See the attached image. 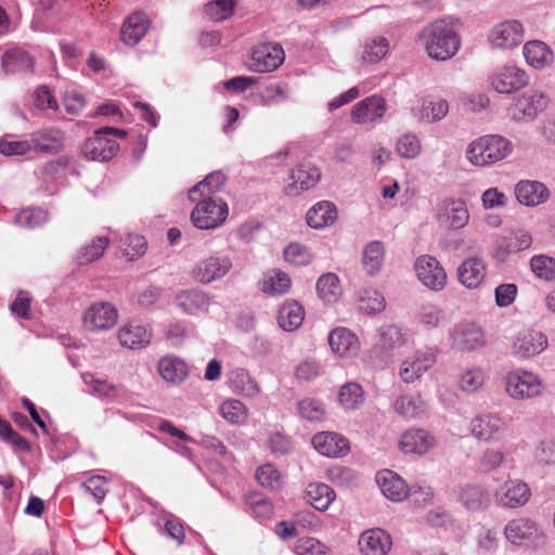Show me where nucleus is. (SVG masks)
Segmentation results:
<instances>
[{
	"label": "nucleus",
	"mask_w": 555,
	"mask_h": 555,
	"mask_svg": "<svg viewBox=\"0 0 555 555\" xmlns=\"http://www.w3.org/2000/svg\"><path fill=\"white\" fill-rule=\"evenodd\" d=\"M417 39L427 55L436 61L452 59L461 46V38L455 30V22L451 17L427 24L420 30Z\"/></svg>",
	"instance_id": "f257e3e1"
},
{
	"label": "nucleus",
	"mask_w": 555,
	"mask_h": 555,
	"mask_svg": "<svg viewBox=\"0 0 555 555\" xmlns=\"http://www.w3.org/2000/svg\"><path fill=\"white\" fill-rule=\"evenodd\" d=\"M513 152L512 142L503 135L488 134L473 140L465 150L468 163L487 167L503 160Z\"/></svg>",
	"instance_id": "f03ea898"
},
{
	"label": "nucleus",
	"mask_w": 555,
	"mask_h": 555,
	"mask_svg": "<svg viewBox=\"0 0 555 555\" xmlns=\"http://www.w3.org/2000/svg\"><path fill=\"white\" fill-rule=\"evenodd\" d=\"M127 132L115 127H102L94 131L83 146V155L91 160L108 162L119 150V144L115 138L124 139Z\"/></svg>",
	"instance_id": "7ed1b4c3"
},
{
	"label": "nucleus",
	"mask_w": 555,
	"mask_h": 555,
	"mask_svg": "<svg viewBox=\"0 0 555 555\" xmlns=\"http://www.w3.org/2000/svg\"><path fill=\"white\" fill-rule=\"evenodd\" d=\"M194 203L196 206L191 212V220L197 229H216L225 221L229 209L223 199L204 195Z\"/></svg>",
	"instance_id": "20e7f679"
},
{
	"label": "nucleus",
	"mask_w": 555,
	"mask_h": 555,
	"mask_svg": "<svg viewBox=\"0 0 555 555\" xmlns=\"http://www.w3.org/2000/svg\"><path fill=\"white\" fill-rule=\"evenodd\" d=\"M541 378L531 371L516 369L505 375V391L514 400H528L544 391Z\"/></svg>",
	"instance_id": "39448f33"
},
{
	"label": "nucleus",
	"mask_w": 555,
	"mask_h": 555,
	"mask_svg": "<svg viewBox=\"0 0 555 555\" xmlns=\"http://www.w3.org/2000/svg\"><path fill=\"white\" fill-rule=\"evenodd\" d=\"M548 102L545 92L529 89L514 99L508 107V115L515 121H532L547 107Z\"/></svg>",
	"instance_id": "423d86ee"
},
{
	"label": "nucleus",
	"mask_w": 555,
	"mask_h": 555,
	"mask_svg": "<svg viewBox=\"0 0 555 555\" xmlns=\"http://www.w3.org/2000/svg\"><path fill=\"white\" fill-rule=\"evenodd\" d=\"M450 340L453 349L470 352L487 344L485 331L472 322H462L450 330Z\"/></svg>",
	"instance_id": "0eeeda50"
},
{
	"label": "nucleus",
	"mask_w": 555,
	"mask_h": 555,
	"mask_svg": "<svg viewBox=\"0 0 555 555\" xmlns=\"http://www.w3.org/2000/svg\"><path fill=\"white\" fill-rule=\"evenodd\" d=\"M232 269V260L227 255L215 254L201 259L192 270L195 281L209 284L221 280Z\"/></svg>",
	"instance_id": "6e6552de"
},
{
	"label": "nucleus",
	"mask_w": 555,
	"mask_h": 555,
	"mask_svg": "<svg viewBox=\"0 0 555 555\" xmlns=\"http://www.w3.org/2000/svg\"><path fill=\"white\" fill-rule=\"evenodd\" d=\"M437 348L416 350L402 362L399 370L400 378L406 384L420 379L437 362Z\"/></svg>",
	"instance_id": "1a4fd4ad"
},
{
	"label": "nucleus",
	"mask_w": 555,
	"mask_h": 555,
	"mask_svg": "<svg viewBox=\"0 0 555 555\" xmlns=\"http://www.w3.org/2000/svg\"><path fill=\"white\" fill-rule=\"evenodd\" d=\"M418 281L428 289L441 291L447 285V273L441 263L430 255H422L414 262Z\"/></svg>",
	"instance_id": "9d476101"
},
{
	"label": "nucleus",
	"mask_w": 555,
	"mask_h": 555,
	"mask_svg": "<svg viewBox=\"0 0 555 555\" xmlns=\"http://www.w3.org/2000/svg\"><path fill=\"white\" fill-rule=\"evenodd\" d=\"M507 427L504 417L492 413L476 415L470 422L472 435L476 439L487 442L500 440Z\"/></svg>",
	"instance_id": "9b49d317"
},
{
	"label": "nucleus",
	"mask_w": 555,
	"mask_h": 555,
	"mask_svg": "<svg viewBox=\"0 0 555 555\" xmlns=\"http://www.w3.org/2000/svg\"><path fill=\"white\" fill-rule=\"evenodd\" d=\"M529 82L528 74L515 65H505L498 68L490 77L491 87L499 93L509 94Z\"/></svg>",
	"instance_id": "f8f14e48"
},
{
	"label": "nucleus",
	"mask_w": 555,
	"mask_h": 555,
	"mask_svg": "<svg viewBox=\"0 0 555 555\" xmlns=\"http://www.w3.org/2000/svg\"><path fill=\"white\" fill-rule=\"evenodd\" d=\"M285 59L283 48L278 43L264 42L254 47L249 68L258 73L275 70Z\"/></svg>",
	"instance_id": "ddd939ff"
},
{
	"label": "nucleus",
	"mask_w": 555,
	"mask_h": 555,
	"mask_svg": "<svg viewBox=\"0 0 555 555\" xmlns=\"http://www.w3.org/2000/svg\"><path fill=\"white\" fill-rule=\"evenodd\" d=\"M530 496L529 486L520 479L505 480L494 493L496 503L508 508H518L526 505Z\"/></svg>",
	"instance_id": "4468645a"
},
{
	"label": "nucleus",
	"mask_w": 555,
	"mask_h": 555,
	"mask_svg": "<svg viewBox=\"0 0 555 555\" xmlns=\"http://www.w3.org/2000/svg\"><path fill=\"white\" fill-rule=\"evenodd\" d=\"M175 306L189 315L207 313L215 304L214 297L197 287L180 291L173 299Z\"/></svg>",
	"instance_id": "2eb2a0df"
},
{
	"label": "nucleus",
	"mask_w": 555,
	"mask_h": 555,
	"mask_svg": "<svg viewBox=\"0 0 555 555\" xmlns=\"http://www.w3.org/2000/svg\"><path fill=\"white\" fill-rule=\"evenodd\" d=\"M320 169L310 162L300 163L291 171L289 182L285 186L287 196H297L304 191H308L320 181Z\"/></svg>",
	"instance_id": "dca6fc26"
},
{
	"label": "nucleus",
	"mask_w": 555,
	"mask_h": 555,
	"mask_svg": "<svg viewBox=\"0 0 555 555\" xmlns=\"http://www.w3.org/2000/svg\"><path fill=\"white\" fill-rule=\"evenodd\" d=\"M524 26L516 20H509L495 25L489 34V41L501 49H512L519 46L524 39Z\"/></svg>",
	"instance_id": "f3484780"
},
{
	"label": "nucleus",
	"mask_w": 555,
	"mask_h": 555,
	"mask_svg": "<svg viewBox=\"0 0 555 555\" xmlns=\"http://www.w3.org/2000/svg\"><path fill=\"white\" fill-rule=\"evenodd\" d=\"M547 346L546 336L537 331H522L518 333L512 345V352L520 359H528L541 353Z\"/></svg>",
	"instance_id": "a211bd4d"
},
{
	"label": "nucleus",
	"mask_w": 555,
	"mask_h": 555,
	"mask_svg": "<svg viewBox=\"0 0 555 555\" xmlns=\"http://www.w3.org/2000/svg\"><path fill=\"white\" fill-rule=\"evenodd\" d=\"M434 435L422 428H410L400 438L399 448L405 454L425 455L434 449Z\"/></svg>",
	"instance_id": "6ab92c4d"
},
{
	"label": "nucleus",
	"mask_w": 555,
	"mask_h": 555,
	"mask_svg": "<svg viewBox=\"0 0 555 555\" xmlns=\"http://www.w3.org/2000/svg\"><path fill=\"white\" fill-rule=\"evenodd\" d=\"M531 245L532 236L527 230H514L503 237L502 243L495 248L493 257L499 263H503L512 253L527 250Z\"/></svg>",
	"instance_id": "aec40b11"
},
{
	"label": "nucleus",
	"mask_w": 555,
	"mask_h": 555,
	"mask_svg": "<svg viewBox=\"0 0 555 555\" xmlns=\"http://www.w3.org/2000/svg\"><path fill=\"white\" fill-rule=\"evenodd\" d=\"M117 322V311L108 302H98L91 306L83 315V323L89 331H103Z\"/></svg>",
	"instance_id": "412c9836"
},
{
	"label": "nucleus",
	"mask_w": 555,
	"mask_h": 555,
	"mask_svg": "<svg viewBox=\"0 0 555 555\" xmlns=\"http://www.w3.org/2000/svg\"><path fill=\"white\" fill-rule=\"evenodd\" d=\"M311 442L320 454L328 457L345 456L350 450L347 438L336 433H318L312 437Z\"/></svg>",
	"instance_id": "4be33fe9"
},
{
	"label": "nucleus",
	"mask_w": 555,
	"mask_h": 555,
	"mask_svg": "<svg viewBox=\"0 0 555 555\" xmlns=\"http://www.w3.org/2000/svg\"><path fill=\"white\" fill-rule=\"evenodd\" d=\"M64 139V132L55 127L40 128L30 134L34 151L46 154L57 153L63 147Z\"/></svg>",
	"instance_id": "5701e85b"
},
{
	"label": "nucleus",
	"mask_w": 555,
	"mask_h": 555,
	"mask_svg": "<svg viewBox=\"0 0 555 555\" xmlns=\"http://www.w3.org/2000/svg\"><path fill=\"white\" fill-rule=\"evenodd\" d=\"M515 196L525 206H538L550 197L548 189L539 181L524 180L516 184Z\"/></svg>",
	"instance_id": "b1692460"
},
{
	"label": "nucleus",
	"mask_w": 555,
	"mask_h": 555,
	"mask_svg": "<svg viewBox=\"0 0 555 555\" xmlns=\"http://www.w3.org/2000/svg\"><path fill=\"white\" fill-rule=\"evenodd\" d=\"M152 337V332L145 325L131 321L118 331V339L122 347L139 349L145 347Z\"/></svg>",
	"instance_id": "393cba45"
},
{
	"label": "nucleus",
	"mask_w": 555,
	"mask_h": 555,
	"mask_svg": "<svg viewBox=\"0 0 555 555\" xmlns=\"http://www.w3.org/2000/svg\"><path fill=\"white\" fill-rule=\"evenodd\" d=\"M150 27V21L145 13L134 12L130 14L122 24L120 36L121 40L128 46L138 44L146 35Z\"/></svg>",
	"instance_id": "a878e982"
},
{
	"label": "nucleus",
	"mask_w": 555,
	"mask_h": 555,
	"mask_svg": "<svg viewBox=\"0 0 555 555\" xmlns=\"http://www.w3.org/2000/svg\"><path fill=\"white\" fill-rule=\"evenodd\" d=\"M337 208L330 201H321L314 204L306 215L308 225L315 230L331 227L337 220Z\"/></svg>",
	"instance_id": "bb28decb"
},
{
	"label": "nucleus",
	"mask_w": 555,
	"mask_h": 555,
	"mask_svg": "<svg viewBox=\"0 0 555 555\" xmlns=\"http://www.w3.org/2000/svg\"><path fill=\"white\" fill-rule=\"evenodd\" d=\"M522 54L529 66L534 69H544L554 62L552 49L541 40H531L525 43Z\"/></svg>",
	"instance_id": "cd10ccee"
},
{
	"label": "nucleus",
	"mask_w": 555,
	"mask_h": 555,
	"mask_svg": "<svg viewBox=\"0 0 555 555\" xmlns=\"http://www.w3.org/2000/svg\"><path fill=\"white\" fill-rule=\"evenodd\" d=\"M506 539L513 544H521L539 535L538 525L528 518H516L507 522L504 528Z\"/></svg>",
	"instance_id": "c85d7f7f"
},
{
	"label": "nucleus",
	"mask_w": 555,
	"mask_h": 555,
	"mask_svg": "<svg viewBox=\"0 0 555 555\" xmlns=\"http://www.w3.org/2000/svg\"><path fill=\"white\" fill-rule=\"evenodd\" d=\"M158 373L160 377L173 385L181 384L189 375L188 364L175 356H165L158 361Z\"/></svg>",
	"instance_id": "c756f323"
},
{
	"label": "nucleus",
	"mask_w": 555,
	"mask_h": 555,
	"mask_svg": "<svg viewBox=\"0 0 555 555\" xmlns=\"http://www.w3.org/2000/svg\"><path fill=\"white\" fill-rule=\"evenodd\" d=\"M486 276V264L478 257H472L461 263L457 269V278L461 284L467 288H477Z\"/></svg>",
	"instance_id": "7c9ffc66"
},
{
	"label": "nucleus",
	"mask_w": 555,
	"mask_h": 555,
	"mask_svg": "<svg viewBox=\"0 0 555 555\" xmlns=\"http://www.w3.org/2000/svg\"><path fill=\"white\" fill-rule=\"evenodd\" d=\"M395 411L404 418L415 420L428 414V403L418 395H408L393 402Z\"/></svg>",
	"instance_id": "2f4dec72"
},
{
	"label": "nucleus",
	"mask_w": 555,
	"mask_h": 555,
	"mask_svg": "<svg viewBox=\"0 0 555 555\" xmlns=\"http://www.w3.org/2000/svg\"><path fill=\"white\" fill-rule=\"evenodd\" d=\"M382 117V95L374 94L354 105L351 119L356 124H367Z\"/></svg>",
	"instance_id": "473e14b6"
},
{
	"label": "nucleus",
	"mask_w": 555,
	"mask_h": 555,
	"mask_svg": "<svg viewBox=\"0 0 555 555\" xmlns=\"http://www.w3.org/2000/svg\"><path fill=\"white\" fill-rule=\"evenodd\" d=\"M305 310L296 300H286L279 310L278 324L286 332L297 330L304 321Z\"/></svg>",
	"instance_id": "72a5a7b5"
},
{
	"label": "nucleus",
	"mask_w": 555,
	"mask_h": 555,
	"mask_svg": "<svg viewBox=\"0 0 555 555\" xmlns=\"http://www.w3.org/2000/svg\"><path fill=\"white\" fill-rule=\"evenodd\" d=\"M328 344L332 350L341 357L351 354L359 348L358 337L346 327L334 328L328 334Z\"/></svg>",
	"instance_id": "f704fd0d"
},
{
	"label": "nucleus",
	"mask_w": 555,
	"mask_h": 555,
	"mask_svg": "<svg viewBox=\"0 0 555 555\" xmlns=\"http://www.w3.org/2000/svg\"><path fill=\"white\" fill-rule=\"evenodd\" d=\"M305 498L315 509L324 512L336 498L335 491L323 482H311L306 487Z\"/></svg>",
	"instance_id": "c9c22d12"
},
{
	"label": "nucleus",
	"mask_w": 555,
	"mask_h": 555,
	"mask_svg": "<svg viewBox=\"0 0 555 555\" xmlns=\"http://www.w3.org/2000/svg\"><path fill=\"white\" fill-rule=\"evenodd\" d=\"M1 63L7 74L26 73L33 67L31 56L18 48L8 50L2 55Z\"/></svg>",
	"instance_id": "e433bc0d"
},
{
	"label": "nucleus",
	"mask_w": 555,
	"mask_h": 555,
	"mask_svg": "<svg viewBox=\"0 0 555 555\" xmlns=\"http://www.w3.org/2000/svg\"><path fill=\"white\" fill-rule=\"evenodd\" d=\"M409 492V486L401 476L390 469H384V498L398 503L405 500Z\"/></svg>",
	"instance_id": "4c0bfd02"
},
{
	"label": "nucleus",
	"mask_w": 555,
	"mask_h": 555,
	"mask_svg": "<svg viewBox=\"0 0 555 555\" xmlns=\"http://www.w3.org/2000/svg\"><path fill=\"white\" fill-rule=\"evenodd\" d=\"M460 500L467 509L480 511L488 507L490 495L481 486L466 485L460 491Z\"/></svg>",
	"instance_id": "58836bf2"
},
{
	"label": "nucleus",
	"mask_w": 555,
	"mask_h": 555,
	"mask_svg": "<svg viewBox=\"0 0 555 555\" xmlns=\"http://www.w3.org/2000/svg\"><path fill=\"white\" fill-rule=\"evenodd\" d=\"M449 103L443 99L436 101L422 100L417 106L413 107V113L420 119L427 121H439L447 116Z\"/></svg>",
	"instance_id": "ea45409f"
},
{
	"label": "nucleus",
	"mask_w": 555,
	"mask_h": 555,
	"mask_svg": "<svg viewBox=\"0 0 555 555\" xmlns=\"http://www.w3.org/2000/svg\"><path fill=\"white\" fill-rule=\"evenodd\" d=\"M224 182L225 176L222 171H212L189 191V198L191 202H195L204 195L212 196Z\"/></svg>",
	"instance_id": "a19ab883"
},
{
	"label": "nucleus",
	"mask_w": 555,
	"mask_h": 555,
	"mask_svg": "<svg viewBox=\"0 0 555 555\" xmlns=\"http://www.w3.org/2000/svg\"><path fill=\"white\" fill-rule=\"evenodd\" d=\"M362 268L370 276H375L382 271V242L372 241L364 245L361 258Z\"/></svg>",
	"instance_id": "79ce46f5"
},
{
	"label": "nucleus",
	"mask_w": 555,
	"mask_h": 555,
	"mask_svg": "<svg viewBox=\"0 0 555 555\" xmlns=\"http://www.w3.org/2000/svg\"><path fill=\"white\" fill-rule=\"evenodd\" d=\"M443 211L446 222L454 230L464 228L468 220L469 214L463 201L449 199L443 203Z\"/></svg>",
	"instance_id": "37998d69"
},
{
	"label": "nucleus",
	"mask_w": 555,
	"mask_h": 555,
	"mask_svg": "<svg viewBox=\"0 0 555 555\" xmlns=\"http://www.w3.org/2000/svg\"><path fill=\"white\" fill-rule=\"evenodd\" d=\"M317 292L325 304L336 302L341 296V286L338 276L334 273L322 274L317 282Z\"/></svg>",
	"instance_id": "c03bdc74"
},
{
	"label": "nucleus",
	"mask_w": 555,
	"mask_h": 555,
	"mask_svg": "<svg viewBox=\"0 0 555 555\" xmlns=\"http://www.w3.org/2000/svg\"><path fill=\"white\" fill-rule=\"evenodd\" d=\"M230 386L234 392L244 397L253 398L259 392L257 383L244 369H236L231 372Z\"/></svg>",
	"instance_id": "a18cd8bd"
},
{
	"label": "nucleus",
	"mask_w": 555,
	"mask_h": 555,
	"mask_svg": "<svg viewBox=\"0 0 555 555\" xmlns=\"http://www.w3.org/2000/svg\"><path fill=\"white\" fill-rule=\"evenodd\" d=\"M108 238L105 236H98L90 243L81 246L77 251V263L79 266L89 264L98 260L108 246Z\"/></svg>",
	"instance_id": "49530a36"
},
{
	"label": "nucleus",
	"mask_w": 555,
	"mask_h": 555,
	"mask_svg": "<svg viewBox=\"0 0 555 555\" xmlns=\"http://www.w3.org/2000/svg\"><path fill=\"white\" fill-rule=\"evenodd\" d=\"M326 475L331 482L346 489L358 486L360 481V476L354 469L341 465L330 467Z\"/></svg>",
	"instance_id": "de8ad7c7"
},
{
	"label": "nucleus",
	"mask_w": 555,
	"mask_h": 555,
	"mask_svg": "<svg viewBox=\"0 0 555 555\" xmlns=\"http://www.w3.org/2000/svg\"><path fill=\"white\" fill-rule=\"evenodd\" d=\"M291 283V279L286 273L280 270H272L264 276L261 289L270 295L284 294L289 289Z\"/></svg>",
	"instance_id": "09e8293b"
},
{
	"label": "nucleus",
	"mask_w": 555,
	"mask_h": 555,
	"mask_svg": "<svg viewBox=\"0 0 555 555\" xmlns=\"http://www.w3.org/2000/svg\"><path fill=\"white\" fill-rule=\"evenodd\" d=\"M442 319L441 310L431 304L420 306L414 314L416 324L426 330L438 327L442 323Z\"/></svg>",
	"instance_id": "8fccbe9b"
},
{
	"label": "nucleus",
	"mask_w": 555,
	"mask_h": 555,
	"mask_svg": "<svg viewBox=\"0 0 555 555\" xmlns=\"http://www.w3.org/2000/svg\"><path fill=\"white\" fill-rule=\"evenodd\" d=\"M358 545L362 555H382V529L372 528L363 531Z\"/></svg>",
	"instance_id": "3c124183"
},
{
	"label": "nucleus",
	"mask_w": 555,
	"mask_h": 555,
	"mask_svg": "<svg viewBox=\"0 0 555 555\" xmlns=\"http://www.w3.org/2000/svg\"><path fill=\"white\" fill-rule=\"evenodd\" d=\"M119 249L128 260H134L146 250V241L139 234H126L120 238Z\"/></svg>",
	"instance_id": "603ef678"
},
{
	"label": "nucleus",
	"mask_w": 555,
	"mask_h": 555,
	"mask_svg": "<svg viewBox=\"0 0 555 555\" xmlns=\"http://www.w3.org/2000/svg\"><path fill=\"white\" fill-rule=\"evenodd\" d=\"M298 414L309 422H320L325 417L324 403L314 398H305L297 404Z\"/></svg>",
	"instance_id": "864d4df0"
},
{
	"label": "nucleus",
	"mask_w": 555,
	"mask_h": 555,
	"mask_svg": "<svg viewBox=\"0 0 555 555\" xmlns=\"http://www.w3.org/2000/svg\"><path fill=\"white\" fill-rule=\"evenodd\" d=\"M48 219L49 216L47 210L42 208H27L17 212L14 221L22 228L35 229L43 225Z\"/></svg>",
	"instance_id": "5fc2aeb1"
},
{
	"label": "nucleus",
	"mask_w": 555,
	"mask_h": 555,
	"mask_svg": "<svg viewBox=\"0 0 555 555\" xmlns=\"http://www.w3.org/2000/svg\"><path fill=\"white\" fill-rule=\"evenodd\" d=\"M234 8V0H212L204 7V15L212 22H222L233 14Z\"/></svg>",
	"instance_id": "6e6d98bb"
},
{
	"label": "nucleus",
	"mask_w": 555,
	"mask_h": 555,
	"mask_svg": "<svg viewBox=\"0 0 555 555\" xmlns=\"http://www.w3.org/2000/svg\"><path fill=\"white\" fill-rule=\"evenodd\" d=\"M530 269L540 280L555 281V259L546 255H535L530 259Z\"/></svg>",
	"instance_id": "4d7b16f0"
},
{
	"label": "nucleus",
	"mask_w": 555,
	"mask_h": 555,
	"mask_svg": "<svg viewBox=\"0 0 555 555\" xmlns=\"http://www.w3.org/2000/svg\"><path fill=\"white\" fill-rule=\"evenodd\" d=\"M338 400L346 410H356L363 403V390L357 383H347L340 388Z\"/></svg>",
	"instance_id": "13d9d810"
},
{
	"label": "nucleus",
	"mask_w": 555,
	"mask_h": 555,
	"mask_svg": "<svg viewBox=\"0 0 555 555\" xmlns=\"http://www.w3.org/2000/svg\"><path fill=\"white\" fill-rule=\"evenodd\" d=\"M222 417L231 424H243L246 420V408L240 400L231 399L220 405Z\"/></svg>",
	"instance_id": "bf43d9fd"
},
{
	"label": "nucleus",
	"mask_w": 555,
	"mask_h": 555,
	"mask_svg": "<svg viewBox=\"0 0 555 555\" xmlns=\"http://www.w3.org/2000/svg\"><path fill=\"white\" fill-rule=\"evenodd\" d=\"M284 259L297 267L307 266L312 260L310 249L299 243H291L284 248Z\"/></svg>",
	"instance_id": "052dcab7"
},
{
	"label": "nucleus",
	"mask_w": 555,
	"mask_h": 555,
	"mask_svg": "<svg viewBox=\"0 0 555 555\" xmlns=\"http://www.w3.org/2000/svg\"><path fill=\"white\" fill-rule=\"evenodd\" d=\"M382 310V299L375 289L363 288L359 293V311L361 313L373 315Z\"/></svg>",
	"instance_id": "680f3d73"
},
{
	"label": "nucleus",
	"mask_w": 555,
	"mask_h": 555,
	"mask_svg": "<svg viewBox=\"0 0 555 555\" xmlns=\"http://www.w3.org/2000/svg\"><path fill=\"white\" fill-rule=\"evenodd\" d=\"M396 151L402 158L413 159L420 155L422 145L415 134L404 133L398 139Z\"/></svg>",
	"instance_id": "e2e57ef3"
},
{
	"label": "nucleus",
	"mask_w": 555,
	"mask_h": 555,
	"mask_svg": "<svg viewBox=\"0 0 555 555\" xmlns=\"http://www.w3.org/2000/svg\"><path fill=\"white\" fill-rule=\"evenodd\" d=\"M256 479L261 487L273 491L281 487L280 472L272 464L260 466L256 470Z\"/></svg>",
	"instance_id": "0e129e2a"
},
{
	"label": "nucleus",
	"mask_w": 555,
	"mask_h": 555,
	"mask_svg": "<svg viewBox=\"0 0 555 555\" xmlns=\"http://www.w3.org/2000/svg\"><path fill=\"white\" fill-rule=\"evenodd\" d=\"M30 151H34L30 138L26 140L4 138L0 141V153L5 156H21Z\"/></svg>",
	"instance_id": "69168bd1"
},
{
	"label": "nucleus",
	"mask_w": 555,
	"mask_h": 555,
	"mask_svg": "<svg viewBox=\"0 0 555 555\" xmlns=\"http://www.w3.org/2000/svg\"><path fill=\"white\" fill-rule=\"evenodd\" d=\"M34 104L40 111H51L55 113L59 109V104L55 96L49 87L42 85L34 92Z\"/></svg>",
	"instance_id": "338daca9"
},
{
	"label": "nucleus",
	"mask_w": 555,
	"mask_h": 555,
	"mask_svg": "<svg viewBox=\"0 0 555 555\" xmlns=\"http://www.w3.org/2000/svg\"><path fill=\"white\" fill-rule=\"evenodd\" d=\"M297 555H330L328 547L314 538L299 540L295 546Z\"/></svg>",
	"instance_id": "774afa93"
}]
</instances>
